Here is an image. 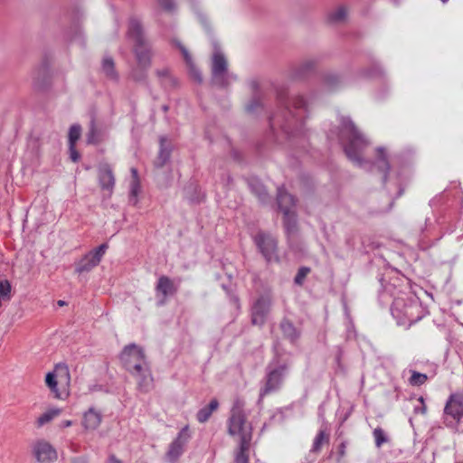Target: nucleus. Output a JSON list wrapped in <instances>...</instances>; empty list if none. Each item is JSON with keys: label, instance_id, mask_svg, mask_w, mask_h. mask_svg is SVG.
Returning <instances> with one entry per match:
<instances>
[{"label": "nucleus", "instance_id": "nucleus-1", "mask_svg": "<svg viewBox=\"0 0 463 463\" xmlns=\"http://www.w3.org/2000/svg\"><path fill=\"white\" fill-rule=\"evenodd\" d=\"M340 140L346 156L355 165L365 167L368 161L364 160V149L369 146V140L355 128L347 118L341 122Z\"/></svg>", "mask_w": 463, "mask_h": 463}, {"label": "nucleus", "instance_id": "nucleus-2", "mask_svg": "<svg viewBox=\"0 0 463 463\" xmlns=\"http://www.w3.org/2000/svg\"><path fill=\"white\" fill-rule=\"evenodd\" d=\"M245 402L241 399H236L231 411L228 420V432L231 436L236 437L239 443H250L252 438V427L247 421L244 413Z\"/></svg>", "mask_w": 463, "mask_h": 463}, {"label": "nucleus", "instance_id": "nucleus-3", "mask_svg": "<svg viewBox=\"0 0 463 463\" xmlns=\"http://www.w3.org/2000/svg\"><path fill=\"white\" fill-rule=\"evenodd\" d=\"M392 314L401 326H411L423 317V309L416 297L398 298L393 301Z\"/></svg>", "mask_w": 463, "mask_h": 463}, {"label": "nucleus", "instance_id": "nucleus-4", "mask_svg": "<svg viewBox=\"0 0 463 463\" xmlns=\"http://www.w3.org/2000/svg\"><path fill=\"white\" fill-rule=\"evenodd\" d=\"M45 384L54 398L65 400L70 394L71 374L69 367L64 364H58L53 371L45 375Z\"/></svg>", "mask_w": 463, "mask_h": 463}, {"label": "nucleus", "instance_id": "nucleus-5", "mask_svg": "<svg viewBox=\"0 0 463 463\" xmlns=\"http://www.w3.org/2000/svg\"><path fill=\"white\" fill-rule=\"evenodd\" d=\"M120 359L127 370L146 383L150 374L141 347L135 344L127 345L121 353Z\"/></svg>", "mask_w": 463, "mask_h": 463}, {"label": "nucleus", "instance_id": "nucleus-6", "mask_svg": "<svg viewBox=\"0 0 463 463\" xmlns=\"http://www.w3.org/2000/svg\"><path fill=\"white\" fill-rule=\"evenodd\" d=\"M289 363L279 358L273 359L266 369V383L260 390V396L279 391L288 373Z\"/></svg>", "mask_w": 463, "mask_h": 463}, {"label": "nucleus", "instance_id": "nucleus-7", "mask_svg": "<svg viewBox=\"0 0 463 463\" xmlns=\"http://www.w3.org/2000/svg\"><path fill=\"white\" fill-rule=\"evenodd\" d=\"M128 36L134 43V52L138 67L141 70L148 68L151 53L143 37L141 24L137 19H131L129 21Z\"/></svg>", "mask_w": 463, "mask_h": 463}, {"label": "nucleus", "instance_id": "nucleus-8", "mask_svg": "<svg viewBox=\"0 0 463 463\" xmlns=\"http://www.w3.org/2000/svg\"><path fill=\"white\" fill-rule=\"evenodd\" d=\"M278 203L284 214V225L287 232L293 233L297 226L294 198L284 188H279L278 190Z\"/></svg>", "mask_w": 463, "mask_h": 463}, {"label": "nucleus", "instance_id": "nucleus-9", "mask_svg": "<svg viewBox=\"0 0 463 463\" xmlns=\"http://www.w3.org/2000/svg\"><path fill=\"white\" fill-rule=\"evenodd\" d=\"M463 417V395L451 393L444 407V422L448 427H455Z\"/></svg>", "mask_w": 463, "mask_h": 463}, {"label": "nucleus", "instance_id": "nucleus-10", "mask_svg": "<svg viewBox=\"0 0 463 463\" xmlns=\"http://www.w3.org/2000/svg\"><path fill=\"white\" fill-rule=\"evenodd\" d=\"M109 246L107 243H103L94 250L85 254L80 260L77 263L75 271L77 273L89 272L95 267H97L101 261L103 256L106 253Z\"/></svg>", "mask_w": 463, "mask_h": 463}, {"label": "nucleus", "instance_id": "nucleus-11", "mask_svg": "<svg viewBox=\"0 0 463 463\" xmlns=\"http://www.w3.org/2000/svg\"><path fill=\"white\" fill-rule=\"evenodd\" d=\"M213 80L217 85L228 84L227 61L221 50L214 44L212 64Z\"/></svg>", "mask_w": 463, "mask_h": 463}, {"label": "nucleus", "instance_id": "nucleus-12", "mask_svg": "<svg viewBox=\"0 0 463 463\" xmlns=\"http://www.w3.org/2000/svg\"><path fill=\"white\" fill-rule=\"evenodd\" d=\"M190 437L188 426L184 427L169 445L165 457L170 463L175 462L180 458Z\"/></svg>", "mask_w": 463, "mask_h": 463}, {"label": "nucleus", "instance_id": "nucleus-13", "mask_svg": "<svg viewBox=\"0 0 463 463\" xmlns=\"http://www.w3.org/2000/svg\"><path fill=\"white\" fill-rule=\"evenodd\" d=\"M254 241L268 261L277 260V241L274 237L260 232L254 237Z\"/></svg>", "mask_w": 463, "mask_h": 463}, {"label": "nucleus", "instance_id": "nucleus-14", "mask_svg": "<svg viewBox=\"0 0 463 463\" xmlns=\"http://www.w3.org/2000/svg\"><path fill=\"white\" fill-rule=\"evenodd\" d=\"M33 452L35 458L42 463H49L57 458L55 449L45 440H39L34 443Z\"/></svg>", "mask_w": 463, "mask_h": 463}, {"label": "nucleus", "instance_id": "nucleus-15", "mask_svg": "<svg viewBox=\"0 0 463 463\" xmlns=\"http://www.w3.org/2000/svg\"><path fill=\"white\" fill-rule=\"evenodd\" d=\"M102 420V412L95 407H90L82 414L81 426L86 431H93L101 425Z\"/></svg>", "mask_w": 463, "mask_h": 463}, {"label": "nucleus", "instance_id": "nucleus-16", "mask_svg": "<svg viewBox=\"0 0 463 463\" xmlns=\"http://www.w3.org/2000/svg\"><path fill=\"white\" fill-rule=\"evenodd\" d=\"M99 182L101 189L110 196L115 185V177L111 168L108 165H101L99 168Z\"/></svg>", "mask_w": 463, "mask_h": 463}, {"label": "nucleus", "instance_id": "nucleus-17", "mask_svg": "<svg viewBox=\"0 0 463 463\" xmlns=\"http://www.w3.org/2000/svg\"><path fill=\"white\" fill-rule=\"evenodd\" d=\"M269 307L270 301L269 299L260 298L252 307V323L254 325H262Z\"/></svg>", "mask_w": 463, "mask_h": 463}, {"label": "nucleus", "instance_id": "nucleus-18", "mask_svg": "<svg viewBox=\"0 0 463 463\" xmlns=\"http://www.w3.org/2000/svg\"><path fill=\"white\" fill-rule=\"evenodd\" d=\"M373 165L384 175V179L386 178V174L390 169L389 164V153L386 148L383 146H378L375 149V158Z\"/></svg>", "mask_w": 463, "mask_h": 463}, {"label": "nucleus", "instance_id": "nucleus-19", "mask_svg": "<svg viewBox=\"0 0 463 463\" xmlns=\"http://www.w3.org/2000/svg\"><path fill=\"white\" fill-rule=\"evenodd\" d=\"M156 290L157 295H162L165 298L167 296L173 295L176 291V288L168 277L162 276L158 279Z\"/></svg>", "mask_w": 463, "mask_h": 463}, {"label": "nucleus", "instance_id": "nucleus-20", "mask_svg": "<svg viewBox=\"0 0 463 463\" xmlns=\"http://www.w3.org/2000/svg\"><path fill=\"white\" fill-rule=\"evenodd\" d=\"M179 47H180V50H181V52L183 53L184 59V61L186 62V65H187V68H188V71H189V73H190L191 77L195 81L202 82L203 79H202L201 72L195 67L190 53L188 52V51L184 46L179 45Z\"/></svg>", "mask_w": 463, "mask_h": 463}, {"label": "nucleus", "instance_id": "nucleus-21", "mask_svg": "<svg viewBox=\"0 0 463 463\" xmlns=\"http://www.w3.org/2000/svg\"><path fill=\"white\" fill-rule=\"evenodd\" d=\"M348 16V9L347 7L341 5L332 10L328 14V20L334 24L343 23L347 19Z\"/></svg>", "mask_w": 463, "mask_h": 463}, {"label": "nucleus", "instance_id": "nucleus-22", "mask_svg": "<svg viewBox=\"0 0 463 463\" xmlns=\"http://www.w3.org/2000/svg\"><path fill=\"white\" fill-rule=\"evenodd\" d=\"M166 138L165 137H160V150L156 165L157 166H163L169 159L171 149L165 145Z\"/></svg>", "mask_w": 463, "mask_h": 463}, {"label": "nucleus", "instance_id": "nucleus-23", "mask_svg": "<svg viewBox=\"0 0 463 463\" xmlns=\"http://www.w3.org/2000/svg\"><path fill=\"white\" fill-rule=\"evenodd\" d=\"M101 71L108 79L112 80H117L118 74L115 70L114 61L111 58L105 57L102 60Z\"/></svg>", "mask_w": 463, "mask_h": 463}, {"label": "nucleus", "instance_id": "nucleus-24", "mask_svg": "<svg viewBox=\"0 0 463 463\" xmlns=\"http://www.w3.org/2000/svg\"><path fill=\"white\" fill-rule=\"evenodd\" d=\"M61 411H62L60 408H51V409L47 410L37 419V425L39 427H42V426L47 424L53 419L60 416L61 414Z\"/></svg>", "mask_w": 463, "mask_h": 463}, {"label": "nucleus", "instance_id": "nucleus-25", "mask_svg": "<svg viewBox=\"0 0 463 463\" xmlns=\"http://www.w3.org/2000/svg\"><path fill=\"white\" fill-rule=\"evenodd\" d=\"M217 400H212L208 406L202 408L197 413V420L200 422H205L212 413L218 408Z\"/></svg>", "mask_w": 463, "mask_h": 463}, {"label": "nucleus", "instance_id": "nucleus-26", "mask_svg": "<svg viewBox=\"0 0 463 463\" xmlns=\"http://www.w3.org/2000/svg\"><path fill=\"white\" fill-rule=\"evenodd\" d=\"M250 443H239V449L235 453V463H249Z\"/></svg>", "mask_w": 463, "mask_h": 463}, {"label": "nucleus", "instance_id": "nucleus-27", "mask_svg": "<svg viewBox=\"0 0 463 463\" xmlns=\"http://www.w3.org/2000/svg\"><path fill=\"white\" fill-rule=\"evenodd\" d=\"M328 441L329 436L325 432V430H319L314 439L311 451L315 453L319 452L322 448V445L324 443H327Z\"/></svg>", "mask_w": 463, "mask_h": 463}, {"label": "nucleus", "instance_id": "nucleus-28", "mask_svg": "<svg viewBox=\"0 0 463 463\" xmlns=\"http://www.w3.org/2000/svg\"><path fill=\"white\" fill-rule=\"evenodd\" d=\"M141 191L139 180H131L129 184V202L133 205L138 203V194Z\"/></svg>", "mask_w": 463, "mask_h": 463}, {"label": "nucleus", "instance_id": "nucleus-29", "mask_svg": "<svg viewBox=\"0 0 463 463\" xmlns=\"http://www.w3.org/2000/svg\"><path fill=\"white\" fill-rule=\"evenodd\" d=\"M102 140L101 131L99 130L93 122H91L90 131L87 136V142L89 144H98Z\"/></svg>", "mask_w": 463, "mask_h": 463}, {"label": "nucleus", "instance_id": "nucleus-30", "mask_svg": "<svg viewBox=\"0 0 463 463\" xmlns=\"http://www.w3.org/2000/svg\"><path fill=\"white\" fill-rule=\"evenodd\" d=\"M428 377L424 373L411 371V376L409 379V383L412 386H420L427 381Z\"/></svg>", "mask_w": 463, "mask_h": 463}, {"label": "nucleus", "instance_id": "nucleus-31", "mask_svg": "<svg viewBox=\"0 0 463 463\" xmlns=\"http://www.w3.org/2000/svg\"><path fill=\"white\" fill-rule=\"evenodd\" d=\"M281 329L285 335L289 337L290 339H295L298 337V333L293 325L288 321H284L281 323Z\"/></svg>", "mask_w": 463, "mask_h": 463}, {"label": "nucleus", "instance_id": "nucleus-32", "mask_svg": "<svg viewBox=\"0 0 463 463\" xmlns=\"http://www.w3.org/2000/svg\"><path fill=\"white\" fill-rule=\"evenodd\" d=\"M11 284L8 280H0V296L4 300H9L11 298Z\"/></svg>", "mask_w": 463, "mask_h": 463}, {"label": "nucleus", "instance_id": "nucleus-33", "mask_svg": "<svg viewBox=\"0 0 463 463\" xmlns=\"http://www.w3.org/2000/svg\"><path fill=\"white\" fill-rule=\"evenodd\" d=\"M81 134V128L78 125H73L70 128L69 131V145H76V142L80 138Z\"/></svg>", "mask_w": 463, "mask_h": 463}, {"label": "nucleus", "instance_id": "nucleus-34", "mask_svg": "<svg viewBox=\"0 0 463 463\" xmlns=\"http://www.w3.org/2000/svg\"><path fill=\"white\" fill-rule=\"evenodd\" d=\"M373 437H374V439H375V445L378 448H380L384 442L387 441V439H386V436L384 434V431L382 429H380V428H376L373 430Z\"/></svg>", "mask_w": 463, "mask_h": 463}, {"label": "nucleus", "instance_id": "nucleus-35", "mask_svg": "<svg viewBox=\"0 0 463 463\" xmlns=\"http://www.w3.org/2000/svg\"><path fill=\"white\" fill-rule=\"evenodd\" d=\"M308 272H309L308 268H301L298 270V272L295 278V282L297 284H301L303 282L304 279L306 278V276L308 274Z\"/></svg>", "mask_w": 463, "mask_h": 463}, {"label": "nucleus", "instance_id": "nucleus-36", "mask_svg": "<svg viewBox=\"0 0 463 463\" xmlns=\"http://www.w3.org/2000/svg\"><path fill=\"white\" fill-rule=\"evenodd\" d=\"M419 405H416L414 407V412L415 413H420V414H426L427 412V406L425 405L423 397H420L418 399Z\"/></svg>", "mask_w": 463, "mask_h": 463}, {"label": "nucleus", "instance_id": "nucleus-37", "mask_svg": "<svg viewBox=\"0 0 463 463\" xmlns=\"http://www.w3.org/2000/svg\"><path fill=\"white\" fill-rule=\"evenodd\" d=\"M160 6L166 11H171L175 7V2L173 0H157Z\"/></svg>", "mask_w": 463, "mask_h": 463}, {"label": "nucleus", "instance_id": "nucleus-38", "mask_svg": "<svg viewBox=\"0 0 463 463\" xmlns=\"http://www.w3.org/2000/svg\"><path fill=\"white\" fill-rule=\"evenodd\" d=\"M76 145H69L70 157L73 162H77L80 159V154L76 150Z\"/></svg>", "mask_w": 463, "mask_h": 463}, {"label": "nucleus", "instance_id": "nucleus-39", "mask_svg": "<svg viewBox=\"0 0 463 463\" xmlns=\"http://www.w3.org/2000/svg\"><path fill=\"white\" fill-rule=\"evenodd\" d=\"M252 189L254 190L260 200L264 202L267 195L265 189L261 185H259L258 187Z\"/></svg>", "mask_w": 463, "mask_h": 463}, {"label": "nucleus", "instance_id": "nucleus-40", "mask_svg": "<svg viewBox=\"0 0 463 463\" xmlns=\"http://www.w3.org/2000/svg\"><path fill=\"white\" fill-rule=\"evenodd\" d=\"M345 449H346V444H345V442H342L338 447V454H339L338 460H340V458H342L345 456Z\"/></svg>", "mask_w": 463, "mask_h": 463}, {"label": "nucleus", "instance_id": "nucleus-41", "mask_svg": "<svg viewBox=\"0 0 463 463\" xmlns=\"http://www.w3.org/2000/svg\"><path fill=\"white\" fill-rule=\"evenodd\" d=\"M106 463H123L118 458L111 454L109 456Z\"/></svg>", "mask_w": 463, "mask_h": 463}, {"label": "nucleus", "instance_id": "nucleus-42", "mask_svg": "<svg viewBox=\"0 0 463 463\" xmlns=\"http://www.w3.org/2000/svg\"><path fill=\"white\" fill-rule=\"evenodd\" d=\"M60 428L63 429V428H68V427H71L72 426V421L70 420H62L61 421V423L59 424Z\"/></svg>", "mask_w": 463, "mask_h": 463}, {"label": "nucleus", "instance_id": "nucleus-43", "mask_svg": "<svg viewBox=\"0 0 463 463\" xmlns=\"http://www.w3.org/2000/svg\"><path fill=\"white\" fill-rule=\"evenodd\" d=\"M133 78L137 80H140L143 79V74L142 73H139L137 71V69L134 70L133 71Z\"/></svg>", "mask_w": 463, "mask_h": 463}, {"label": "nucleus", "instance_id": "nucleus-44", "mask_svg": "<svg viewBox=\"0 0 463 463\" xmlns=\"http://www.w3.org/2000/svg\"><path fill=\"white\" fill-rule=\"evenodd\" d=\"M132 180H139L137 170L136 168H131Z\"/></svg>", "mask_w": 463, "mask_h": 463}, {"label": "nucleus", "instance_id": "nucleus-45", "mask_svg": "<svg viewBox=\"0 0 463 463\" xmlns=\"http://www.w3.org/2000/svg\"><path fill=\"white\" fill-rule=\"evenodd\" d=\"M73 463H87V461L82 458H76L73 460Z\"/></svg>", "mask_w": 463, "mask_h": 463}, {"label": "nucleus", "instance_id": "nucleus-46", "mask_svg": "<svg viewBox=\"0 0 463 463\" xmlns=\"http://www.w3.org/2000/svg\"><path fill=\"white\" fill-rule=\"evenodd\" d=\"M158 74H159L160 76H165V75H166V74H167V71H163L162 72H161V71H158Z\"/></svg>", "mask_w": 463, "mask_h": 463}]
</instances>
